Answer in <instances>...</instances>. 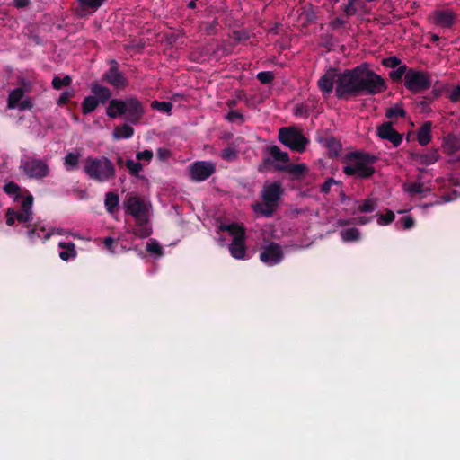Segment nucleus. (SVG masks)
Listing matches in <instances>:
<instances>
[{"label": "nucleus", "instance_id": "63", "mask_svg": "<svg viewBox=\"0 0 460 460\" xmlns=\"http://www.w3.org/2000/svg\"><path fill=\"white\" fill-rule=\"evenodd\" d=\"M455 198L452 197L450 194H445L442 196L443 202H449L452 201Z\"/></svg>", "mask_w": 460, "mask_h": 460}, {"label": "nucleus", "instance_id": "47", "mask_svg": "<svg viewBox=\"0 0 460 460\" xmlns=\"http://www.w3.org/2000/svg\"><path fill=\"white\" fill-rule=\"evenodd\" d=\"M406 190L411 194H420L424 191V187L420 182H414L408 186Z\"/></svg>", "mask_w": 460, "mask_h": 460}, {"label": "nucleus", "instance_id": "3", "mask_svg": "<svg viewBox=\"0 0 460 460\" xmlns=\"http://www.w3.org/2000/svg\"><path fill=\"white\" fill-rule=\"evenodd\" d=\"M378 157L364 151L349 152L345 156L342 172L347 176L358 179H369L376 172L374 164Z\"/></svg>", "mask_w": 460, "mask_h": 460}, {"label": "nucleus", "instance_id": "41", "mask_svg": "<svg viewBox=\"0 0 460 460\" xmlns=\"http://www.w3.org/2000/svg\"><path fill=\"white\" fill-rule=\"evenodd\" d=\"M382 66L389 68H396L399 66H402V60L396 56H391L386 58L382 59Z\"/></svg>", "mask_w": 460, "mask_h": 460}, {"label": "nucleus", "instance_id": "5", "mask_svg": "<svg viewBox=\"0 0 460 460\" xmlns=\"http://www.w3.org/2000/svg\"><path fill=\"white\" fill-rule=\"evenodd\" d=\"M284 194L280 182L273 181L263 185L261 190V201L252 205V210L258 216L271 217L279 207V201Z\"/></svg>", "mask_w": 460, "mask_h": 460}, {"label": "nucleus", "instance_id": "59", "mask_svg": "<svg viewBox=\"0 0 460 460\" xmlns=\"http://www.w3.org/2000/svg\"><path fill=\"white\" fill-rule=\"evenodd\" d=\"M372 217H358L355 220L358 225H366L372 220Z\"/></svg>", "mask_w": 460, "mask_h": 460}, {"label": "nucleus", "instance_id": "40", "mask_svg": "<svg viewBox=\"0 0 460 460\" xmlns=\"http://www.w3.org/2000/svg\"><path fill=\"white\" fill-rule=\"evenodd\" d=\"M220 156L227 162H233L237 158L238 153L234 147L227 146L222 150Z\"/></svg>", "mask_w": 460, "mask_h": 460}, {"label": "nucleus", "instance_id": "1", "mask_svg": "<svg viewBox=\"0 0 460 460\" xmlns=\"http://www.w3.org/2000/svg\"><path fill=\"white\" fill-rule=\"evenodd\" d=\"M387 84L378 74L369 68L367 63L339 72L335 96L339 100H349L362 95H376L386 91Z\"/></svg>", "mask_w": 460, "mask_h": 460}, {"label": "nucleus", "instance_id": "36", "mask_svg": "<svg viewBox=\"0 0 460 460\" xmlns=\"http://www.w3.org/2000/svg\"><path fill=\"white\" fill-rule=\"evenodd\" d=\"M386 118L392 119H397V118H405L406 117V111L401 106H394L390 107L385 111Z\"/></svg>", "mask_w": 460, "mask_h": 460}, {"label": "nucleus", "instance_id": "62", "mask_svg": "<svg viewBox=\"0 0 460 460\" xmlns=\"http://www.w3.org/2000/svg\"><path fill=\"white\" fill-rule=\"evenodd\" d=\"M31 107V102L30 101H22L20 104V108L22 110H24V109H28Z\"/></svg>", "mask_w": 460, "mask_h": 460}, {"label": "nucleus", "instance_id": "28", "mask_svg": "<svg viewBox=\"0 0 460 460\" xmlns=\"http://www.w3.org/2000/svg\"><path fill=\"white\" fill-rule=\"evenodd\" d=\"M4 190L8 195H13L15 202H22L23 196L21 191V187L14 181H9L4 186Z\"/></svg>", "mask_w": 460, "mask_h": 460}, {"label": "nucleus", "instance_id": "7", "mask_svg": "<svg viewBox=\"0 0 460 460\" xmlns=\"http://www.w3.org/2000/svg\"><path fill=\"white\" fill-rule=\"evenodd\" d=\"M90 89L92 95L84 97L81 103V110L84 115L92 113L100 104H105L111 100L112 93L108 87L97 82H93Z\"/></svg>", "mask_w": 460, "mask_h": 460}, {"label": "nucleus", "instance_id": "49", "mask_svg": "<svg viewBox=\"0 0 460 460\" xmlns=\"http://www.w3.org/2000/svg\"><path fill=\"white\" fill-rule=\"evenodd\" d=\"M447 145L450 153H455L460 149V141L456 137L448 138Z\"/></svg>", "mask_w": 460, "mask_h": 460}, {"label": "nucleus", "instance_id": "39", "mask_svg": "<svg viewBox=\"0 0 460 460\" xmlns=\"http://www.w3.org/2000/svg\"><path fill=\"white\" fill-rule=\"evenodd\" d=\"M151 107L159 111L170 113L172 109V103L170 102L153 101L151 103Z\"/></svg>", "mask_w": 460, "mask_h": 460}, {"label": "nucleus", "instance_id": "6", "mask_svg": "<svg viewBox=\"0 0 460 460\" xmlns=\"http://www.w3.org/2000/svg\"><path fill=\"white\" fill-rule=\"evenodd\" d=\"M84 172L90 180L98 183L111 181L116 177L115 164L104 155L88 156L84 161Z\"/></svg>", "mask_w": 460, "mask_h": 460}, {"label": "nucleus", "instance_id": "29", "mask_svg": "<svg viewBox=\"0 0 460 460\" xmlns=\"http://www.w3.org/2000/svg\"><path fill=\"white\" fill-rule=\"evenodd\" d=\"M358 204L357 211L360 213H371L377 208V201L375 199L367 198L359 204V201H355Z\"/></svg>", "mask_w": 460, "mask_h": 460}, {"label": "nucleus", "instance_id": "2", "mask_svg": "<svg viewBox=\"0 0 460 460\" xmlns=\"http://www.w3.org/2000/svg\"><path fill=\"white\" fill-rule=\"evenodd\" d=\"M126 213L135 219L133 234L140 238L148 237L152 230L149 227V210L151 205L146 203L140 196L130 193L123 201Z\"/></svg>", "mask_w": 460, "mask_h": 460}, {"label": "nucleus", "instance_id": "21", "mask_svg": "<svg viewBox=\"0 0 460 460\" xmlns=\"http://www.w3.org/2000/svg\"><path fill=\"white\" fill-rule=\"evenodd\" d=\"M26 227L28 228L27 236L31 242H35L40 238H41L43 242H46L53 234V233H46L41 236V233H45L46 229L44 226H40L39 222L28 224L26 225Z\"/></svg>", "mask_w": 460, "mask_h": 460}, {"label": "nucleus", "instance_id": "52", "mask_svg": "<svg viewBox=\"0 0 460 460\" xmlns=\"http://www.w3.org/2000/svg\"><path fill=\"white\" fill-rule=\"evenodd\" d=\"M452 102H457L460 101V84L456 85L450 93L448 96Z\"/></svg>", "mask_w": 460, "mask_h": 460}, {"label": "nucleus", "instance_id": "42", "mask_svg": "<svg viewBox=\"0 0 460 460\" xmlns=\"http://www.w3.org/2000/svg\"><path fill=\"white\" fill-rule=\"evenodd\" d=\"M256 78L263 84H271L275 78L271 71H261L256 75Z\"/></svg>", "mask_w": 460, "mask_h": 460}, {"label": "nucleus", "instance_id": "38", "mask_svg": "<svg viewBox=\"0 0 460 460\" xmlns=\"http://www.w3.org/2000/svg\"><path fill=\"white\" fill-rule=\"evenodd\" d=\"M376 217H377V224L379 226H387L395 218V215L392 210H387L385 214L377 213Z\"/></svg>", "mask_w": 460, "mask_h": 460}, {"label": "nucleus", "instance_id": "56", "mask_svg": "<svg viewBox=\"0 0 460 460\" xmlns=\"http://www.w3.org/2000/svg\"><path fill=\"white\" fill-rule=\"evenodd\" d=\"M31 0H13V5L18 8H25L29 5Z\"/></svg>", "mask_w": 460, "mask_h": 460}, {"label": "nucleus", "instance_id": "26", "mask_svg": "<svg viewBox=\"0 0 460 460\" xmlns=\"http://www.w3.org/2000/svg\"><path fill=\"white\" fill-rule=\"evenodd\" d=\"M119 195L113 191H109L105 194L104 205L108 213L112 214L119 207Z\"/></svg>", "mask_w": 460, "mask_h": 460}, {"label": "nucleus", "instance_id": "13", "mask_svg": "<svg viewBox=\"0 0 460 460\" xmlns=\"http://www.w3.org/2000/svg\"><path fill=\"white\" fill-rule=\"evenodd\" d=\"M340 70L330 66L319 78L317 86L323 97H328L333 92L334 84H337Z\"/></svg>", "mask_w": 460, "mask_h": 460}, {"label": "nucleus", "instance_id": "25", "mask_svg": "<svg viewBox=\"0 0 460 460\" xmlns=\"http://www.w3.org/2000/svg\"><path fill=\"white\" fill-rule=\"evenodd\" d=\"M58 247L63 249V251L59 252V257L63 261H66L71 258H75L77 255L75 245L72 242H60Z\"/></svg>", "mask_w": 460, "mask_h": 460}, {"label": "nucleus", "instance_id": "64", "mask_svg": "<svg viewBox=\"0 0 460 460\" xmlns=\"http://www.w3.org/2000/svg\"><path fill=\"white\" fill-rule=\"evenodd\" d=\"M432 93H433V97H432L433 99L438 98L441 94V90L434 87V89L432 90Z\"/></svg>", "mask_w": 460, "mask_h": 460}, {"label": "nucleus", "instance_id": "16", "mask_svg": "<svg viewBox=\"0 0 460 460\" xmlns=\"http://www.w3.org/2000/svg\"><path fill=\"white\" fill-rule=\"evenodd\" d=\"M77 5L74 12L79 18H84L95 13L106 0H76Z\"/></svg>", "mask_w": 460, "mask_h": 460}, {"label": "nucleus", "instance_id": "44", "mask_svg": "<svg viewBox=\"0 0 460 460\" xmlns=\"http://www.w3.org/2000/svg\"><path fill=\"white\" fill-rule=\"evenodd\" d=\"M226 119L230 122H235L236 120H239L240 123H243L244 121L243 115L239 112L238 111L231 110Z\"/></svg>", "mask_w": 460, "mask_h": 460}, {"label": "nucleus", "instance_id": "57", "mask_svg": "<svg viewBox=\"0 0 460 460\" xmlns=\"http://www.w3.org/2000/svg\"><path fill=\"white\" fill-rule=\"evenodd\" d=\"M115 243V240H114L112 237L108 236V237H105V238L103 239V244H104V246H105L108 250H110L111 252H113L112 246H113V243Z\"/></svg>", "mask_w": 460, "mask_h": 460}, {"label": "nucleus", "instance_id": "14", "mask_svg": "<svg viewBox=\"0 0 460 460\" xmlns=\"http://www.w3.org/2000/svg\"><path fill=\"white\" fill-rule=\"evenodd\" d=\"M260 259L270 266L279 264L283 259L282 249L278 243L271 242L269 245L261 248Z\"/></svg>", "mask_w": 460, "mask_h": 460}, {"label": "nucleus", "instance_id": "33", "mask_svg": "<svg viewBox=\"0 0 460 460\" xmlns=\"http://www.w3.org/2000/svg\"><path fill=\"white\" fill-rule=\"evenodd\" d=\"M79 153H67L64 158V165L66 167L68 171L76 169L79 163Z\"/></svg>", "mask_w": 460, "mask_h": 460}, {"label": "nucleus", "instance_id": "31", "mask_svg": "<svg viewBox=\"0 0 460 460\" xmlns=\"http://www.w3.org/2000/svg\"><path fill=\"white\" fill-rule=\"evenodd\" d=\"M220 229L222 231H227L231 235L234 236H242L245 237V229L243 226H239L236 223H232L229 225H221Z\"/></svg>", "mask_w": 460, "mask_h": 460}, {"label": "nucleus", "instance_id": "48", "mask_svg": "<svg viewBox=\"0 0 460 460\" xmlns=\"http://www.w3.org/2000/svg\"><path fill=\"white\" fill-rule=\"evenodd\" d=\"M359 0H348V4L344 5V13L347 16L354 15L357 12L355 8V4Z\"/></svg>", "mask_w": 460, "mask_h": 460}, {"label": "nucleus", "instance_id": "12", "mask_svg": "<svg viewBox=\"0 0 460 460\" xmlns=\"http://www.w3.org/2000/svg\"><path fill=\"white\" fill-rule=\"evenodd\" d=\"M216 172V166L208 161H197L190 165V173L194 181H204Z\"/></svg>", "mask_w": 460, "mask_h": 460}, {"label": "nucleus", "instance_id": "9", "mask_svg": "<svg viewBox=\"0 0 460 460\" xmlns=\"http://www.w3.org/2000/svg\"><path fill=\"white\" fill-rule=\"evenodd\" d=\"M279 140L284 146L293 151H305L308 140L306 137L295 128H281L279 131Z\"/></svg>", "mask_w": 460, "mask_h": 460}, {"label": "nucleus", "instance_id": "8", "mask_svg": "<svg viewBox=\"0 0 460 460\" xmlns=\"http://www.w3.org/2000/svg\"><path fill=\"white\" fill-rule=\"evenodd\" d=\"M432 85L429 73L410 68L404 77V86L413 93H419L429 90Z\"/></svg>", "mask_w": 460, "mask_h": 460}, {"label": "nucleus", "instance_id": "18", "mask_svg": "<svg viewBox=\"0 0 460 460\" xmlns=\"http://www.w3.org/2000/svg\"><path fill=\"white\" fill-rule=\"evenodd\" d=\"M274 167L277 171L289 173L294 179L303 178L308 171V168L305 164H276Z\"/></svg>", "mask_w": 460, "mask_h": 460}, {"label": "nucleus", "instance_id": "54", "mask_svg": "<svg viewBox=\"0 0 460 460\" xmlns=\"http://www.w3.org/2000/svg\"><path fill=\"white\" fill-rule=\"evenodd\" d=\"M402 227L405 230L411 228L415 224L413 217L411 216H406V217H402Z\"/></svg>", "mask_w": 460, "mask_h": 460}, {"label": "nucleus", "instance_id": "53", "mask_svg": "<svg viewBox=\"0 0 460 460\" xmlns=\"http://www.w3.org/2000/svg\"><path fill=\"white\" fill-rule=\"evenodd\" d=\"M438 155L436 153H432L430 155H424L421 156L422 162L429 165L431 164H434L438 160Z\"/></svg>", "mask_w": 460, "mask_h": 460}, {"label": "nucleus", "instance_id": "20", "mask_svg": "<svg viewBox=\"0 0 460 460\" xmlns=\"http://www.w3.org/2000/svg\"><path fill=\"white\" fill-rule=\"evenodd\" d=\"M456 21V15L451 10H438L434 13V22L443 28H451Z\"/></svg>", "mask_w": 460, "mask_h": 460}, {"label": "nucleus", "instance_id": "55", "mask_svg": "<svg viewBox=\"0 0 460 460\" xmlns=\"http://www.w3.org/2000/svg\"><path fill=\"white\" fill-rule=\"evenodd\" d=\"M15 220V210L13 208H8L6 211V224L11 226L14 224Z\"/></svg>", "mask_w": 460, "mask_h": 460}, {"label": "nucleus", "instance_id": "23", "mask_svg": "<svg viewBox=\"0 0 460 460\" xmlns=\"http://www.w3.org/2000/svg\"><path fill=\"white\" fill-rule=\"evenodd\" d=\"M431 128L432 122L426 121L419 128L417 132V140L420 146H425L431 141Z\"/></svg>", "mask_w": 460, "mask_h": 460}, {"label": "nucleus", "instance_id": "45", "mask_svg": "<svg viewBox=\"0 0 460 460\" xmlns=\"http://www.w3.org/2000/svg\"><path fill=\"white\" fill-rule=\"evenodd\" d=\"M153 152L151 150H148V149H145L143 151H138L137 154H136V157L138 161H146V162H150L151 159L153 158Z\"/></svg>", "mask_w": 460, "mask_h": 460}, {"label": "nucleus", "instance_id": "61", "mask_svg": "<svg viewBox=\"0 0 460 460\" xmlns=\"http://www.w3.org/2000/svg\"><path fill=\"white\" fill-rule=\"evenodd\" d=\"M125 160L124 158L118 155L117 157H116V164L119 165V166H124L125 165Z\"/></svg>", "mask_w": 460, "mask_h": 460}, {"label": "nucleus", "instance_id": "60", "mask_svg": "<svg viewBox=\"0 0 460 460\" xmlns=\"http://www.w3.org/2000/svg\"><path fill=\"white\" fill-rule=\"evenodd\" d=\"M305 112H306V110L303 105H296L295 108L294 114L298 116V115H303Z\"/></svg>", "mask_w": 460, "mask_h": 460}, {"label": "nucleus", "instance_id": "50", "mask_svg": "<svg viewBox=\"0 0 460 460\" xmlns=\"http://www.w3.org/2000/svg\"><path fill=\"white\" fill-rule=\"evenodd\" d=\"M73 96H74L73 91L63 92L58 100V105L66 104Z\"/></svg>", "mask_w": 460, "mask_h": 460}, {"label": "nucleus", "instance_id": "32", "mask_svg": "<svg viewBox=\"0 0 460 460\" xmlns=\"http://www.w3.org/2000/svg\"><path fill=\"white\" fill-rule=\"evenodd\" d=\"M24 95V91L22 88L18 87L13 90L8 96V108L13 109L17 106L19 102Z\"/></svg>", "mask_w": 460, "mask_h": 460}, {"label": "nucleus", "instance_id": "58", "mask_svg": "<svg viewBox=\"0 0 460 460\" xmlns=\"http://www.w3.org/2000/svg\"><path fill=\"white\" fill-rule=\"evenodd\" d=\"M347 22L341 17H336L332 22V25L333 28L343 26Z\"/></svg>", "mask_w": 460, "mask_h": 460}, {"label": "nucleus", "instance_id": "17", "mask_svg": "<svg viewBox=\"0 0 460 460\" xmlns=\"http://www.w3.org/2000/svg\"><path fill=\"white\" fill-rule=\"evenodd\" d=\"M26 196H24L21 202L22 211H15V217L18 222L26 223L28 225L32 221V206L34 198L28 190H26Z\"/></svg>", "mask_w": 460, "mask_h": 460}, {"label": "nucleus", "instance_id": "22", "mask_svg": "<svg viewBox=\"0 0 460 460\" xmlns=\"http://www.w3.org/2000/svg\"><path fill=\"white\" fill-rule=\"evenodd\" d=\"M245 237L240 235L233 237L229 245L230 254L235 259H243L246 254V247L244 243Z\"/></svg>", "mask_w": 460, "mask_h": 460}, {"label": "nucleus", "instance_id": "11", "mask_svg": "<svg viewBox=\"0 0 460 460\" xmlns=\"http://www.w3.org/2000/svg\"><path fill=\"white\" fill-rule=\"evenodd\" d=\"M110 68L102 75V81L111 86L123 89L128 85V80L119 70V63L115 59L109 61Z\"/></svg>", "mask_w": 460, "mask_h": 460}, {"label": "nucleus", "instance_id": "37", "mask_svg": "<svg viewBox=\"0 0 460 460\" xmlns=\"http://www.w3.org/2000/svg\"><path fill=\"white\" fill-rule=\"evenodd\" d=\"M72 83V78L70 75H65L64 77H59L55 75L52 79V87L56 90H59L64 86H69Z\"/></svg>", "mask_w": 460, "mask_h": 460}, {"label": "nucleus", "instance_id": "15", "mask_svg": "<svg viewBox=\"0 0 460 460\" xmlns=\"http://www.w3.org/2000/svg\"><path fill=\"white\" fill-rule=\"evenodd\" d=\"M377 136L384 140L390 141L394 147L399 146L402 141V135L393 127L392 122H384L377 128Z\"/></svg>", "mask_w": 460, "mask_h": 460}, {"label": "nucleus", "instance_id": "30", "mask_svg": "<svg viewBox=\"0 0 460 460\" xmlns=\"http://www.w3.org/2000/svg\"><path fill=\"white\" fill-rule=\"evenodd\" d=\"M341 240L343 242H357L360 239V232L356 227H351L341 231L340 233Z\"/></svg>", "mask_w": 460, "mask_h": 460}, {"label": "nucleus", "instance_id": "4", "mask_svg": "<svg viewBox=\"0 0 460 460\" xmlns=\"http://www.w3.org/2000/svg\"><path fill=\"white\" fill-rule=\"evenodd\" d=\"M145 114L142 102L137 97L125 100L111 99L106 108V115L111 119L125 116L131 124H137Z\"/></svg>", "mask_w": 460, "mask_h": 460}, {"label": "nucleus", "instance_id": "10", "mask_svg": "<svg viewBox=\"0 0 460 460\" xmlns=\"http://www.w3.org/2000/svg\"><path fill=\"white\" fill-rule=\"evenodd\" d=\"M20 169L26 176L35 180H41L49 176L50 172L46 161L33 157L22 161Z\"/></svg>", "mask_w": 460, "mask_h": 460}, {"label": "nucleus", "instance_id": "27", "mask_svg": "<svg viewBox=\"0 0 460 460\" xmlns=\"http://www.w3.org/2000/svg\"><path fill=\"white\" fill-rule=\"evenodd\" d=\"M269 153L276 162L279 164H288L289 155L287 152H283L278 146H270L268 147Z\"/></svg>", "mask_w": 460, "mask_h": 460}, {"label": "nucleus", "instance_id": "19", "mask_svg": "<svg viewBox=\"0 0 460 460\" xmlns=\"http://www.w3.org/2000/svg\"><path fill=\"white\" fill-rule=\"evenodd\" d=\"M318 142L327 149L328 156L330 158H335L339 155L341 149V144L333 136L326 135L319 137Z\"/></svg>", "mask_w": 460, "mask_h": 460}, {"label": "nucleus", "instance_id": "24", "mask_svg": "<svg viewBox=\"0 0 460 460\" xmlns=\"http://www.w3.org/2000/svg\"><path fill=\"white\" fill-rule=\"evenodd\" d=\"M133 135L134 128L127 123L117 126L112 133V137L115 140L128 139L132 137Z\"/></svg>", "mask_w": 460, "mask_h": 460}, {"label": "nucleus", "instance_id": "43", "mask_svg": "<svg viewBox=\"0 0 460 460\" xmlns=\"http://www.w3.org/2000/svg\"><path fill=\"white\" fill-rule=\"evenodd\" d=\"M146 250L153 254H156L158 256L163 255V248L160 243L155 240H150V242L146 244Z\"/></svg>", "mask_w": 460, "mask_h": 460}, {"label": "nucleus", "instance_id": "51", "mask_svg": "<svg viewBox=\"0 0 460 460\" xmlns=\"http://www.w3.org/2000/svg\"><path fill=\"white\" fill-rule=\"evenodd\" d=\"M218 26L217 18H214L212 22H210L206 27L205 31L208 35L214 34L217 27Z\"/></svg>", "mask_w": 460, "mask_h": 460}, {"label": "nucleus", "instance_id": "46", "mask_svg": "<svg viewBox=\"0 0 460 460\" xmlns=\"http://www.w3.org/2000/svg\"><path fill=\"white\" fill-rule=\"evenodd\" d=\"M334 184H339V181L330 177L320 186V191L323 194H327L330 192L331 187Z\"/></svg>", "mask_w": 460, "mask_h": 460}, {"label": "nucleus", "instance_id": "35", "mask_svg": "<svg viewBox=\"0 0 460 460\" xmlns=\"http://www.w3.org/2000/svg\"><path fill=\"white\" fill-rule=\"evenodd\" d=\"M125 166L128 170L129 173L135 177H138L139 172L143 169L142 164L136 162L133 159H127L125 162Z\"/></svg>", "mask_w": 460, "mask_h": 460}, {"label": "nucleus", "instance_id": "34", "mask_svg": "<svg viewBox=\"0 0 460 460\" xmlns=\"http://www.w3.org/2000/svg\"><path fill=\"white\" fill-rule=\"evenodd\" d=\"M410 68L406 65H402L396 67V69L389 72V77L393 82H400L402 77L407 75Z\"/></svg>", "mask_w": 460, "mask_h": 460}]
</instances>
